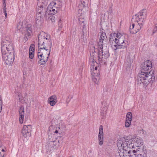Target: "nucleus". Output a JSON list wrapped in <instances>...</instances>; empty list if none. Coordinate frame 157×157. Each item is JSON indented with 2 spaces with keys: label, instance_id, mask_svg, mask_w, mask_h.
I'll return each mask as SVG.
<instances>
[{
  "label": "nucleus",
  "instance_id": "nucleus-1",
  "mask_svg": "<svg viewBox=\"0 0 157 157\" xmlns=\"http://www.w3.org/2000/svg\"><path fill=\"white\" fill-rule=\"evenodd\" d=\"M152 63L151 62L148 60L144 61L141 65V72L138 74L137 81L138 83L147 85L155 80L154 71L151 70Z\"/></svg>",
  "mask_w": 157,
  "mask_h": 157
},
{
  "label": "nucleus",
  "instance_id": "nucleus-2",
  "mask_svg": "<svg viewBox=\"0 0 157 157\" xmlns=\"http://www.w3.org/2000/svg\"><path fill=\"white\" fill-rule=\"evenodd\" d=\"M135 144L133 140L131 141L125 138L118 140L117 145L120 157L133 156V155L138 151L137 146Z\"/></svg>",
  "mask_w": 157,
  "mask_h": 157
},
{
  "label": "nucleus",
  "instance_id": "nucleus-3",
  "mask_svg": "<svg viewBox=\"0 0 157 157\" xmlns=\"http://www.w3.org/2000/svg\"><path fill=\"white\" fill-rule=\"evenodd\" d=\"M90 61L92 59V62L96 61L97 58L99 63H104L107 59L109 56V54L107 49L103 50V47L101 48L98 47L95 49V47L92 46L90 47Z\"/></svg>",
  "mask_w": 157,
  "mask_h": 157
},
{
  "label": "nucleus",
  "instance_id": "nucleus-4",
  "mask_svg": "<svg viewBox=\"0 0 157 157\" xmlns=\"http://www.w3.org/2000/svg\"><path fill=\"white\" fill-rule=\"evenodd\" d=\"M124 36L120 33H112L110 35L109 42L114 50L124 48L127 47L128 43L124 40Z\"/></svg>",
  "mask_w": 157,
  "mask_h": 157
},
{
  "label": "nucleus",
  "instance_id": "nucleus-5",
  "mask_svg": "<svg viewBox=\"0 0 157 157\" xmlns=\"http://www.w3.org/2000/svg\"><path fill=\"white\" fill-rule=\"evenodd\" d=\"M52 46L50 36L45 33L42 32L39 35L38 50L45 51L50 55Z\"/></svg>",
  "mask_w": 157,
  "mask_h": 157
},
{
  "label": "nucleus",
  "instance_id": "nucleus-6",
  "mask_svg": "<svg viewBox=\"0 0 157 157\" xmlns=\"http://www.w3.org/2000/svg\"><path fill=\"white\" fill-rule=\"evenodd\" d=\"M2 58L4 55L6 56H9L11 54L14 55L13 44L10 40L3 39L2 43Z\"/></svg>",
  "mask_w": 157,
  "mask_h": 157
},
{
  "label": "nucleus",
  "instance_id": "nucleus-7",
  "mask_svg": "<svg viewBox=\"0 0 157 157\" xmlns=\"http://www.w3.org/2000/svg\"><path fill=\"white\" fill-rule=\"evenodd\" d=\"M45 51H40L38 50L37 57L38 59V62L40 65H44L47 61L50 55H48L47 52L45 53Z\"/></svg>",
  "mask_w": 157,
  "mask_h": 157
},
{
  "label": "nucleus",
  "instance_id": "nucleus-8",
  "mask_svg": "<svg viewBox=\"0 0 157 157\" xmlns=\"http://www.w3.org/2000/svg\"><path fill=\"white\" fill-rule=\"evenodd\" d=\"M37 13L44 15L45 17L47 18L48 10L46 4H45L43 2H39L37 3Z\"/></svg>",
  "mask_w": 157,
  "mask_h": 157
},
{
  "label": "nucleus",
  "instance_id": "nucleus-9",
  "mask_svg": "<svg viewBox=\"0 0 157 157\" xmlns=\"http://www.w3.org/2000/svg\"><path fill=\"white\" fill-rule=\"evenodd\" d=\"M59 140H53L52 139H49L48 142V149L51 151L54 149L56 148L59 146Z\"/></svg>",
  "mask_w": 157,
  "mask_h": 157
},
{
  "label": "nucleus",
  "instance_id": "nucleus-10",
  "mask_svg": "<svg viewBox=\"0 0 157 157\" xmlns=\"http://www.w3.org/2000/svg\"><path fill=\"white\" fill-rule=\"evenodd\" d=\"M32 130L30 125H24L21 131L22 135L25 138L30 136V132Z\"/></svg>",
  "mask_w": 157,
  "mask_h": 157
},
{
  "label": "nucleus",
  "instance_id": "nucleus-11",
  "mask_svg": "<svg viewBox=\"0 0 157 157\" xmlns=\"http://www.w3.org/2000/svg\"><path fill=\"white\" fill-rule=\"evenodd\" d=\"M32 33V28L30 25H28L24 29L23 34L24 35V40L25 42L30 38Z\"/></svg>",
  "mask_w": 157,
  "mask_h": 157
},
{
  "label": "nucleus",
  "instance_id": "nucleus-12",
  "mask_svg": "<svg viewBox=\"0 0 157 157\" xmlns=\"http://www.w3.org/2000/svg\"><path fill=\"white\" fill-rule=\"evenodd\" d=\"M99 42L98 44V48H101L103 47V41H106L107 38L106 33L103 31L100 32L99 33Z\"/></svg>",
  "mask_w": 157,
  "mask_h": 157
},
{
  "label": "nucleus",
  "instance_id": "nucleus-13",
  "mask_svg": "<svg viewBox=\"0 0 157 157\" xmlns=\"http://www.w3.org/2000/svg\"><path fill=\"white\" fill-rule=\"evenodd\" d=\"M139 20L142 22H144L145 19L147 17L146 10V9H143L136 15Z\"/></svg>",
  "mask_w": 157,
  "mask_h": 157
},
{
  "label": "nucleus",
  "instance_id": "nucleus-14",
  "mask_svg": "<svg viewBox=\"0 0 157 157\" xmlns=\"http://www.w3.org/2000/svg\"><path fill=\"white\" fill-rule=\"evenodd\" d=\"M92 78L93 81L96 83H97L99 79V73L98 70H93L91 72Z\"/></svg>",
  "mask_w": 157,
  "mask_h": 157
},
{
  "label": "nucleus",
  "instance_id": "nucleus-15",
  "mask_svg": "<svg viewBox=\"0 0 157 157\" xmlns=\"http://www.w3.org/2000/svg\"><path fill=\"white\" fill-rule=\"evenodd\" d=\"M7 65H10L13 63L14 59V55L11 54L9 56H6L4 55L3 59Z\"/></svg>",
  "mask_w": 157,
  "mask_h": 157
},
{
  "label": "nucleus",
  "instance_id": "nucleus-16",
  "mask_svg": "<svg viewBox=\"0 0 157 157\" xmlns=\"http://www.w3.org/2000/svg\"><path fill=\"white\" fill-rule=\"evenodd\" d=\"M99 144L101 146L103 143V128L102 125L100 126L98 135Z\"/></svg>",
  "mask_w": 157,
  "mask_h": 157
},
{
  "label": "nucleus",
  "instance_id": "nucleus-17",
  "mask_svg": "<svg viewBox=\"0 0 157 157\" xmlns=\"http://www.w3.org/2000/svg\"><path fill=\"white\" fill-rule=\"evenodd\" d=\"M58 100L56 96L53 95L49 98L48 100V102L50 105L54 106L57 102Z\"/></svg>",
  "mask_w": 157,
  "mask_h": 157
},
{
  "label": "nucleus",
  "instance_id": "nucleus-18",
  "mask_svg": "<svg viewBox=\"0 0 157 157\" xmlns=\"http://www.w3.org/2000/svg\"><path fill=\"white\" fill-rule=\"evenodd\" d=\"M133 141L135 143V145L137 146L138 149L143 145V142L142 139L139 137H137L133 139Z\"/></svg>",
  "mask_w": 157,
  "mask_h": 157
},
{
  "label": "nucleus",
  "instance_id": "nucleus-19",
  "mask_svg": "<svg viewBox=\"0 0 157 157\" xmlns=\"http://www.w3.org/2000/svg\"><path fill=\"white\" fill-rule=\"evenodd\" d=\"M19 112V122L20 124H22L23 122L24 117V108L23 106L20 107Z\"/></svg>",
  "mask_w": 157,
  "mask_h": 157
},
{
  "label": "nucleus",
  "instance_id": "nucleus-20",
  "mask_svg": "<svg viewBox=\"0 0 157 157\" xmlns=\"http://www.w3.org/2000/svg\"><path fill=\"white\" fill-rule=\"evenodd\" d=\"M137 24L136 25L135 28L134 32H132V34H135L138 32L143 26L144 22L140 21V20H138L136 21Z\"/></svg>",
  "mask_w": 157,
  "mask_h": 157
},
{
  "label": "nucleus",
  "instance_id": "nucleus-21",
  "mask_svg": "<svg viewBox=\"0 0 157 157\" xmlns=\"http://www.w3.org/2000/svg\"><path fill=\"white\" fill-rule=\"evenodd\" d=\"M45 17L43 15L37 13L36 15V24H41L44 21V17Z\"/></svg>",
  "mask_w": 157,
  "mask_h": 157
},
{
  "label": "nucleus",
  "instance_id": "nucleus-22",
  "mask_svg": "<svg viewBox=\"0 0 157 157\" xmlns=\"http://www.w3.org/2000/svg\"><path fill=\"white\" fill-rule=\"evenodd\" d=\"M50 5L51 6H55L59 10V9L61 8L62 6V2L60 1L56 0L52 2Z\"/></svg>",
  "mask_w": 157,
  "mask_h": 157
},
{
  "label": "nucleus",
  "instance_id": "nucleus-23",
  "mask_svg": "<svg viewBox=\"0 0 157 157\" xmlns=\"http://www.w3.org/2000/svg\"><path fill=\"white\" fill-rule=\"evenodd\" d=\"M52 6H51L50 5H49L48 7V9H49V13L48 12V15H53L55 14H56V13H57L59 11V10H55V9H53L52 8H51V7Z\"/></svg>",
  "mask_w": 157,
  "mask_h": 157
},
{
  "label": "nucleus",
  "instance_id": "nucleus-24",
  "mask_svg": "<svg viewBox=\"0 0 157 157\" xmlns=\"http://www.w3.org/2000/svg\"><path fill=\"white\" fill-rule=\"evenodd\" d=\"M108 107L105 105H103V106L101 107V116H102V118H103L106 116V113L107 111Z\"/></svg>",
  "mask_w": 157,
  "mask_h": 157
},
{
  "label": "nucleus",
  "instance_id": "nucleus-25",
  "mask_svg": "<svg viewBox=\"0 0 157 157\" xmlns=\"http://www.w3.org/2000/svg\"><path fill=\"white\" fill-rule=\"evenodd\" d=\"M147 152L146 149L144 150L143 149V151L141 154H134L135 157H147Z\"/></svg>",
  "mask_w": 157,
  "mask_h": 157
},
{
  "label": "nucleus",
  "instance_id": "nucleus-26",
  "mask_svg": "<svg viewBox=\"0 0 157 157\" xmlns=\"http://www.w3.org/2000/svg\"><path fill=\"white\" fill-rule=\"evenodd\" d=\"M87 37L86 36V34H85L84 31H82V35L81 36V40L82 41H83L84 43H86L87 41Z\"/></svg>",
  "mask_w": 157,
  "mask_h": 157
},
{
  "label": "nucleus",
  "instance_id": "nucleus-27",
  "mask_svg": "<svg viewBox=\"0 0 157 157\" xmlns=\"http://www.w3.org/2000/svg\"><path fill=\"white\" fill-rule=\"evenodd\" d=\"M132 114L131 112H129L127 113L126 116V120H127L129 121H132Z\"/></svg>",
  "mask_w": 157,
  "mask_h": 157
},
{
  "label": "nucleus",
  "instance_id": "nucleus-28",
  "mask_svg": "<svg viewBox=\"0 0 157 157\" xmlns=\"http://www.w3.org/2000/svg\"><path fill=\"white\" fill-rule=\"evenodd\" d=\"M46 18L50 20L52 22H54L55 21V17L53 16V15H47V18Z\"/></svg>",
  "mask_w": 157,
  "mask_h": 157
},
{
  "label": "nucleus",
  "instance_id": "nucleus-29",
  "mask_svg": "<svg viewBox=\"0 0 157 157\" xmlns=\"http://www.w3.org/2000/svg\"><path fill=\"white\" fill-rule=\"evenodd\" d=\"M17 28L18 30H20L23 28V23L19 22L17 25Z\"/></svg>",
  "mask_w": 157,
  "mask_h": 157
},
{
  "label": "nucleus",
  "instance_id": "nucleus-30",
  "mask_svg": "<svg viewBox=\"0 0 157 157\" xmlns=\"http://www.w3.org/2000/svg\"><path fill=\"white\" fill-rule=\"evenodd\" d=\"M134 26L135 24L133 23L132 25H131L130 27V32L132 34V32L134 31L135 29H134Z\"/></svg>",
  "mask_w": 157,
  "mask_h": 157
},
{
  "label": "nucleus",
  "instance_id": "nucleus-31",
  "mask_svg": "<svg viewBox=\"0 0 157 157\" xmlns=\"http://www.w3.org/2000/svg\"><path fill=\"white\" fill-rule=\"evenodd\" d=\"M79 24L83 26H85L84 21V19L83 18H80L78 19Z\"/></svg>",
  "mask_w": 157,
  "mask_h": 157
},
{
  "label": "nucleus",
  "instance_id": "nucleus-32",
  "mask_svg": "<svg viewBox=\"0 0 157 157\" xmlns=\"http://www.w3.org/2000/svg\"><path fill=\"white\" fill-rule=\"evenodd\" d=\"M34 52H29V58L30 59H33L34 56Z\"/></svg>",
  "mask_w": 157,
  "mask_h": 157
},
{
  "label": "nucleus",
  "instance_id": "nucleus-33",
  "mask_svg": "<svg viewBox=\"0 0 157 157\" xmlns=\"http://www.w3.org/2000/svg\"><path fill=\"white\" fill-rule=\"evenodd\" d=\"M131 121H132L130 120V121H128L127 120H126L125 126L126 127H129L131 124Z\"/></svg>",
  "mask_w": 157,
  "mask_h": 157
},
{
  "label": "nucleus",
  "instance_id": "nucleus-34",
  "mask_svg": "<svg viewBox=\"0 0 157 157\" xmlns=\"http://www.w3.org/2000/svg\"><path fill=\"white\" fill-rule=\"evenodd\" d=\"M34 44H31L29 48V52H34Z\"/></svg>",
  "mask_w": 157,
  "mask_h": 157
},
{
  "label": "nucleus",
  "instance_id": "nucleus-35",
  "mask_svg": "<svg viewBox=\"0 0 157 157\" xmlns=\"http://www.w3.org/2000/svg\"><path fill=\"white\" fill-rule=\"evenodd\" d=\"M58 25L59 27H62V21L61 20V19H59V21H58Z\"/></svg>",
  "mask_w": 157,
  "mask_h": 157
},
{
  "label": "nucleus",
  "instance_id": "nucleus-36",
  "mask_svg": "<svg viewBox=\"0 0 157 157\" xmlns=\"http://www.w3.org/2000/svg\"><path fill=\"white\" fill-rule=\"evenodd\" d=\"M94 65H92V64L91 65V66L90 67V72H92V71L94 69Z\"/></svg>",
  "mask_w": 157,
  "mask_h": 157
},
{
  "label": "nucleus",
  "instance_id": "nucleus-37",
  "mask_svg": "<svg viewBox=\"0 0 157 157\" xmlns=\"http://www.w3.org/2000/svg\"><path fill=\"white\" fill-rule=\"evenodd\" d=\"M157 32V25H156L154 29V33Z\"/></svg>",
  "mask_w": 157,
  "mask_h": 157
},
{
  "label": "nucleus",
  "instance_id": "nucleus-38",
  "mask_svg": "<svg viewBox=\"0 0 157 157\" xmlns=\"http://www.w3.org/2000/svg\"><path fill=\"white\" fill-rule=\"evenodd\" d=\"M51 8H53V9H55V10L59 11V10L58 9H57L56 7L55 6H52Z\"/></svg>",
  "mask_w": 157,
  "mask_h": 157
},
{
  "label": "nucleus",
  "instance_id": "nucleus-39",
  "mask_svg": "<svg viewBox=\"0 0 157 157\" xmlns=\"http://www.w3.org/2000/svg\"><path fill=\"white\" fill-rule=\"evenodd\" d=\"M3 5L4 6V7L3 8V10H6V3H3Z\"/></svg>",
  "mask_w": 157,
  "mask_h": 157
},
{
  "label": "nucleus",
  "instance_id": "nucleus-40",
  "mask_svg": "<svg viewBox=\"0 0 157 157\" xmlns=\"http://www.w3.org/2000/svg\"><path fill=\"white\" fill-rule=\"evenodd\" d=\"M2 104H0V113L1 112V111L2 110Z\"/></svg>",
  "mask_w": 157,
  "mask_h": 157
},
{
  "label": "nucleus",
  "instance_id": "nucleus-41",
  "mask_svg": "<svg viewBox=\"0 0 157 157\" xmlns=\"http://www.w3.org/2000/svg\"><path fill=\"white\" fill-rule=\"evenodd\" d=\"M2 98L1 97V96H0V104H2Z\"/></svg>",
  "mask_w": 157,
  "mask_h": 157
},
{
  "label": "nucleus",
  "instance_id": "nucleus-42",
  "mask_svg": "<svg viewBox=\"0 0 157 157\" xmlns=\"http://www.w3.org/2000/svg\"><path fill=\"white\" fill-rule=\"evenodd\" d=\"M97 69H98V67H97L94 66V70H98Z\"/></svg>",
  "mask_w": 157,
  "mask_h": 157
},
{
  "label": "nucleus",
  "instance_id": "nucleus-43",
  "mask_svg": "<svg viewBox=\"0 0 157 157\" xmlns=\"http://www.w3.org/2000/svg\"><path fill=\"white\" fill-rule=\"evenodd\" d=\"M5 18H7V13H5Z\"/></svg>",
  "mask_w": 157,
  "mask_h": 157
},
{
  "label": "nucleus",
  "instance_id": "nucleus-44",
  "mask_svg": "<svg viewBox=\"0 0 157 157\" xmlns=\"http://www.w3.org/2000/svg\"><path fill=\"white\" fill-rule=\"evenodd\" d=\"M58 132V131L57 130H56L55 132H54V133H57Z\"/></svg>",
  "mask_w": 157,
  "mask_h": 157
},
{
  "label": "nucleus",
  "instance_id": "nucleus-45",
  "mask_svg": "<svg viewBox=\"0 0 157 157\" xmlns=\"http://www.w3.org/2000/svg\"><path fill=\"white\" fill-rule=\"evenodd\" d=\"M6 0H3V3H6L5 2Z\"/></svg>",
  "mask_w": 157,
  "mask_h": 157
},
{
  "label": "nucleus",
  "instance_id": "nucleus-46",
  "mask_svg": "<svg viewBox=\"0 0 157 157\" xmlns=\"http://www.w3.org/2000/svg\"><path fill=\"white\" fill-rule=\"evenodd\" d=\"M3 12L4 13V14H5V13H6V10H4L3 11Z\"/></svg>",
  "mask_w": 157,
  "mask_h": 157
},
{
  "label": "nucleus",
  "instance_id": "nucleus-47",
  "mask_svg": "<svg viewBox=\"0 0 157 157\" xmlns=\"http://www.w3.org/2000/svg\"><path fill=\"white\" fill-rule=\"evenodd\" d=\"M1 155V152H0V157H1V156H2V155Z\"/></svg>",
  "mask_w": 157,
  "mask_h": 157
},
{
  "label": "nucleus",
  "instance_id": "nucleus-48",
  "mask_svg": "<svg viewBox=\"0 0 157 157\" xmlns=\"http://www.w3.org/2000/svg\"><path fill=\"white\" fill-rule=\"evenodd\" d=\"M2 151H4V150L3 149H2Z\"/></svg>",
  "mask_w": 157,
  "mask_h": 157
},
{
  "label": "nucleus",
  "instance_id": "nucleus-49",
  "mask_svg": "<svg viewBox=\"0 0 157 157\" xmlns=\"http://www.w3.org/2000/svg\"><path fill=\"white\" fill-rule=\"evenodd\" d=\"M69 157H74L73 156H70Z\"/></svg>",
  "mask_w": 157,
  "mask_h": 157
},
{
  "label": "nucleus",
  "instance_id": "nucleus-50",
  "mask_svg": "<svg viewBox=\"0 0 157 157\" xmlns=\"http://www.w3.org/2000/svg\"><path fill=\"white\" fill-rule=\"evenodd\" d=\"M133 18L132 19V21H133Z\"/></svg>",
  "mask_w": 157,
  "mask_h": 157
},
{
  "label": "nucleus",
  "instance_id": "nucleus-51",
  "mask_svg": "<svg viewBox=\"0 0 157 157\" xmlns=\"http://www.w3.org/2000/svg\"><path fill=\"white\" fill-rule=\"evenodd\" d=\"M45 52V53H46V52H46V51H45V52Z\"/></svg>",
  "mask_w": 157,
  "mask_h": 157
},
{
  "label": "nucleus",
  "instance_id": "nucleus-52",
  "mask_svg": "<svg viewBox=\"0 0 157 157\" xmlns=\"http://www.w3.org/2000/svg\"><path fill=\"white\" fill-rule=\"evenodd\" d=\"M83 7H84V5L83 4Z\"/></svg>",
  "mask_w": 157,
  "mask_h": 157
},
{
  "label": "nucleus",
  "instance_id": "nucleus-53",
  "mask_svg": "<svg viewBox=\"0 0 157 157\" xmlns=\"http://www.w3.org/2000/svg\"><path fill=\"white\" fill-rule=\"evenodd\" d=\"M52 61H51V62H50V63H52Z\"/></svg>",
  "mask_w": 157,
  "mask_h": 157
},
{
  "label": "nucleus",
  "instance_id": "nucleus-54",
  "mask_svg": "<svg viewBox=\"0 0 157 157\" xmlns=\"http://www.w3.org/2000/svg\"><path fill=\"white\" fill-rule=\"evenodd\" d=\"M83 2L84 3H85V2L84 1H83Z\"/></svg>",
  "mask_w": 157,
  "mask_h": 157
},
{
  "label": "nucleus",
  "instance_id": "nucleus-55",
  "mask_svg": "<svg viewBox=\"0 0 157 157\" xmlns=\"http://www.w3.org/2000/svg\"><path fill=\"white\" fill-rule=\"evenodd\" d=\"M133 155V157H135V156H134V155Z\"/></svg>",
  "mask_w": 157,
  "mask_h": 157
}]
</instances>
